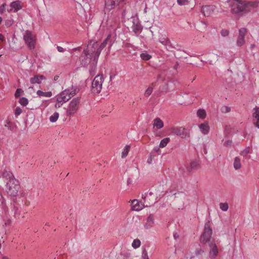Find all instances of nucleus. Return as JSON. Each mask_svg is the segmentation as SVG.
<instances>
[{
	"mask_svg": "<svg viewBox=\"0 0 259 259\" xmlns=\"http://www.w3.org/2000/svg\"><path fill=\"white\" fill-rule=\"evenodd\" d=\"M258 3L244 0H231L230 3L231 12L239 17H243L249 13L252 9L256 8Z\"/></svg>",
	"mask_w": 259,
	"mask_h": 259,
	"instance_id": "nucleus-1",
	"label": "nucleus"
},
{
	"mask_svg": "<svg viewBox=\"0 0 259 259\" xmlns=\"http://www.w3.org/2000/svg\"><path fill=\"white\" fill-rule=\"evenodd\" d=\"M3 178L7 181L6 188L8 193L12 196H16L20 189L19 181L15 179L12 172L5 170Z\"/></svg>",
	"mask_w": 259,
	"mask_h": 259,
	"instance_id": "nucleus-2",
	"label": "nucleus"
},
{
	"mask_svg": "<svg viewBox=\"0 0 259 259\" xmlns=\"http://www.w3.org/2000/svg\"><path fill=\"white\" fill-rule=\"evenodd\" d=\"M76 87H72L71 88L66 89L56 96V101L58 102H62V103L64 104L67 102L72 97L74 96L76 94Z\"/></svg>",
	"mask_w": 259,
	"mask_h": 259,
	"instance_id": "nucleus-3",
	"label": "nucleus"
},
{
	"mask_svg": "<svg viewBox=\"0 0 259 259\" xmlns=\"http://www.w3.org/2000/svg\"><path fill=\"white\" fill-rule=\"evenodd\" d=\"M111 36V34H109L108 35L106 38L103 41V42L100 45V46H98V45L97 44V41H91L90 44H91L92 42V48L94 49H97V50L93 51L92 50L93 53L94 54V61L97 63L98 59L99 58V57L101 54V52L103 50V49L107 46L108 44V42L109 41V38H110Z\"/></svg>",
	"mask_w": 259,
	"mask_h": 259,
	"instance_id": "nucleus-4",
	"label": "nucleus"
},
{
	"mask_svg": "<svg viewBox=\"0 0 259 259\" xmlns=\"http://www.w3.org/2000/svg\"><path fill=\"white\" fill-rule=\"evenodd\" d=\"M106 24L107 29H108L111 33L113 32L115 34V31L118 28V18L116 17L112 13L108 16V18L106 20L104 19L102 22V25Z\"/></svg>",
	"mask_w": 259,
	"mask_h": 259,
	"instance_id": "nucleus-5",
	"label": "nucleus"
},
{
	"mask_svg": "<svg viewBox=\"0 0 259 259\" xmlns=\"http://www.w3.org/2000/svg\"><path fill=\"white\" fill-rule=\"evenodd\" d=\"M23 37L27 47L31 50H34L36 45V37L32 32L26 30L23 34Z\"/></svg>",
	"mask_w": 259,
	"mask_h": 259,
	"instance_id": "nucleus-6",
	"label": "nucleus"
},
{
	"mask_svg": "<svg viewBox=\"0 0 259 259\" xmlns=\"http://www.w3.org/2000/svg\"><path fill=\"white\" fill-rule=\"evenodd\" d=\"M212 233V231L210 228V223L207 222L205 224L204 232L200 237L201 242L203 244L207 243L209 244L212 241H214L213 239H211Z\"/></svg>",
	"mask_w": 259,
	"mask_h": 259,
	"instance_id": "nucleus-7",
	"label": "nucleus"
},
{
	"mask_svg": "<svg viewBox=\"0 0 259 259\" xmlns=\"http://www.w3.org/2000/svg\"><path fill=\"white\" fill-rule=\"evenodd\" d=\"M104 78L103 74L97 75L92 81L91 91L94 94H99L102 89Z\"/></svg>",
	"mask_w": 259,
	"mask_h": 259,
	"instance_id": "nucleus-8",
	"label": "nucleus"
},
{
	"mask_svg": "<svg viewBox=\"0 0 259 259\" xmlns=\"http://www.w3.org/2000/svg\"><path fill=\"white\" fill-rule=\"evenodd\" d=\"M80 104V98H75L73 99L69 103L66 109V116H71L77 112L79 109Z\"/></svg>",
	"mask_w": 259,
	"mask_h": 259,
	"instance_id": "nucleus-9",
	"label": "nucleus"
},
{
	"mask_svg": "<svg viewBox=\"0 0 259 259\" xmlns=\"http://www.w3.org/2000/svg\"><path fill=\"white\" fill-rule=\"evenodd\" d=\"M94 54L92 50H88V49H84L82 52V55L80 56L81 64L82 66H85L88 65L92 60L93 61V63L96 64L94 61Z\"/></svg>",
	"mask_w": 259,
	"mask_h": 259,
	"instance_id": "nucleus-10",
	"label": "nucleus"
},
{
	"mask_svg": "<svg viewBox=\"0 0 259 259\" xmlns=\"http://www.w3.org/2000/svg\"><path fill=\"white\" fill-rule=\"evenodd\" d=\"M170 134L181 137L182 138H187L189 137V131L182 127H177L171 129Z\"/></svg>",
	"mask_w": 259,
	"mask_h": 259,
	"instance_id": "nucleus-11",
	"label": "nucleus"
},
{
	"mask_svg": "<svg viewBox=\"0 0 259 259\" xmlns=\"http://www.w3.org/2000/svg\"><path fill=\"white\" fill-rule=\"evenodd\" d=\"M124 0H105V11H110L113 10L119 4Z\"/></svg>",
	"mask_w": 259,
	"mask_h": 259,
	"instance_id": "nucleus-12",
	"label": "nucleus"
},
{
	"mask_svg": "<svg viewBox=\"0 0 259 259\" xmlns=\"http://www.w3.org/2000/svg\"><path fill=\"white\" fill-rule=\"evenodd\" d=\"M247 29L245 28H241L239 30V34L236 41L237 46L241 47L245 44V37Z\"/></svg>",
	"mask_w": 259,
	"mask_h": 259,
	"instance_id": "nucleus-13",
	"label": "nucleus"
},
{
	"mask_svg": "<svg viewBox=\"0 0 259 259\" xmlns=\"http://www.w3.org/2000/svg\"><path fill=\"white\" fill-rule=\"evenodd\" d=\"M210 248L209 252V257L210 259H216L217 256L218 255L219 250L214 241H212L208 244Z\"/></svg>",
	"mask_w": 259,
	"mask_h": 259,
	"instance_id": "nucleus-14",
	"label": "nucleus"
},
{
	"mask_svg": "<svg viewBox=\"0 0 259 259\" xmlns=\"http://www.w3.org/2000/svg\"><path fill=\"white\" fill-rule=\"evenodd\" d=\"M215 9V6L213 5H208L203 6L201 8V12L205 16L208 17L213 14Z\"/></svg>",
	"mask_w": 259,
	"mask_h": 259,
	"instance_id": "nucleus-15",
	"label": "nucleus"
},
{
	"mask_svg": "<svg viewBox=\"0 0 259 259\" xmlns=\"http://www.w3.org/2000/svg\"><path fill=\"white\" fill-rule=\"evenodd\" d=\"M132 209L134 211H140L142 210L145 205L137 199H134L131 202Z\"/></svg>",
	"mask_w": 259,
	"mask_h": 259,
	"instance_id": "nucleus-16",
	"label": "nucleus"
},
{
	"mask_svg": "<svg viewBox=\"0 0 259 259\" xmlns=\"http://www.w3.org/2000/svg\"><path fill=\"white\" fill-rule=\"evenodd\" d=\"M159 41L164 46L167 50L175 48V47L172 45L169 39L167 37L162 36L160 37Z\"/></svg>",
	"mask_w": 259,
	"mask_h": 259,
	"instance_id": "nucleus-17",
	"label": "nucleus"
},
{
	"mask_svg": "<svg viewBox=\"0 0 259 259\" xmlns=\"http://www.w3.org/2000/svg\"><path fill=\"white\" fill-rule=\"evenodd\" d=\"M155 223L154 217L153 214H150L146 219V222L144 225L145 229L148 230L152 228Z\"/></svg>",
	"mask_w": 259,
	"mask_h": 259,
	"instance_id": "nucleus-18",
	"label": "nucleus"
},
{
	"mask_svg": "<svg viewBox=\"0 0 259 259\" xmlns=\"http://www.w3.org/2000/svg\"><path fill=\"white\" fill-rule=\"evenodd\" d=\"M253 122L256 127L259 128V107L253 108Z\"/></svg>",
	"mask_w": 259,
	"mask_h": 259,
	"instance_id": "nucleus-19",
	"label": "nucleus"
},
{
	"mask_svg": "<svg viewBox=\"0 0 259 259\" xmlns=\"http://www.w3.org/2000/svg\"><path fill=\"white\" fill-rule=\"evenodd\" d=\"M199 128L203 135H207L209 132L210 127L207 121H205L204 122L199 124Z\"/></svg>",
	"mask_w": 259,
	"mask_h": 259,
	"instance_id": "nucleus-20",
	"label": "nucleus"
},
{
	"mask_svg": "<svg viewBox=\"0 0 259 259\" xmlns=\"http://www.w3.org/2000/svg\"><path fill=\"white\" fill-rule=\"evenodd\" d=\"M11 9L8 10L9 12H17L18 11L22 9V6L21 5V2L17 1L13 2L10 4Z\"/></svg>",
	"mask_w": 259,
	"mask_h": 259,
	"instance_id": "nucleus-21",
	"label": "nucleus"
},
{
	"mask_svg": "<svg viewBox=\"0 0 259 259\" xmlns=\"http://www.w3.org/2000/svg\"><path fill=\"white\" fill-rule=\"evenodd\" d=\"M45 77L43 75H36L33 77H32L30 79V81L31 84L38 83L40 84L41 83V79H44Z\"/></svg>",
	"mask_w": 259,
	"mask_h": 259,
	"instance_id": "nucleus-22",
	"label": "nucleus"
},
{
	"mask_svg": "<svg viewBox=\"0 0 259 259\" xmlns=\"http://www.w3.org/2000/svg\"><path fill=\"white\" fill-rule=\"evenodd\" d=\"M233 167L236 170L239 169L241 167V160L239 157H236L233 162Z\"/></svg>",
	"mask_w": 259,
	"mask_h": 259,
	"instance_id": "nucleus-23",
	"label": "nucleus"
},
{
	"mask_svg": "<svg viewBox=\"0 0 259 259\" xmlns=\"http://www.w3.org/2000/svg\"><path fill=\"white\" fill-rule=\"evenodd\" d=\"M153 125L154 126H156L157 128L160 129L163 127V123L159 118H156L154 120Z\"/></svg>",
	"mask_w": 259,
	"mask_h": 259,
	"instance_id": "nucleus-24",
	"label": "nucleus"
},
{
	"mask_svg": "<svg viewBox=\"0 0 259 259\" xmlns=\"http://www.w3.org/2000/svg\"><path fill=\"white\" fill-rule=\"evenodd\" d=\"M130 149H131V147L130 145H126L124 148L122 149V152H121V158H125L130 150Z\"/></svg>",
	"mask_w": 259,
	"mask_h": 259,
	"instance_id": "nucleus-25",
	"label": "nucleus"
},
{
	"mask_svg": "<svg viewBox=\"0 0 259 259\" xmlns=\"http://www.w3.org/2000/svg\"><path fill=\"white\" fill-rule=\"evenodd\" d=\"M154 85H155V83L153 82L150 84V87H149L147 88V89L146 90L145 94H144V95L146 97H148L150 95H151V94H152V93L153 92V88H154Z\"/></svg>",
	"mask_w": 259,
	"mask_h": 259,
	"instance_id": "nucleus-26",
	"label": "nucleus"
},
{
	"mask_svg": "<svg viewBox=\"0 0 259 259\" xmlns=\"http://www.w3.org/2000/svg\"><path fill=\"white\" fill-rule=\"evenodd\" d=\"M37 95L38 96H43V97H51L52 96V92H44L42 91L38 90L36 92Z\"/></svg>",
	"mask_w": 259,
	"mask_h": 259,
	"instance_id": "nucleus-27",
	"label": "nucleus"
},
{
	"mask_svg": "<svg viewBox=\"0 0 259 259\" xmlns=\"http://www.w3.org/2000/svg\"><path fill=\"white\" fill-rule=\"evenodd\" d=\"M170 142V139L169 138H165L161 140L159 144V148H164L166 146L167 144Z\"/></svg>",
	"mask_w": 259,
	"mask_h": 259,
	"instance_id": "nucleus-28",
	"label": "nucleus"
},
{
	"mask_svg": "<svg viewBox=\"0 0 259 259\" xmlns=\"http://www.w3.org/2000/svg\"><path fill=\"white\" fill-rule=\"evenodd\" d=\"M197 115L200 118L204 119L206 117V111L204 109H199L197 112Z\"/></svg>",
	"mask_w": 259,
	"mask_h": 259,
	"instance_id": "nucleus-29",
	"label": "nucleus"
},
{
	"mask_svg": "<svg viewBox=\"0 0 259 259\" xmlns=\"http://www.w3.org/2000/svg\"><path fill=\"white\" fill-rule=\"evenodd\" d=\"M200 167V162L198 160H193L190 163L191 169H196Z\"/></svg>",
	"mask_w": 259,
	"mask_h": 259,
	"instance_id": "nucleus-30",
	"label": "nucleus"
},
{
	"mask_svg": "<svg viewBox=\"0 0 259 259\" xmlns=\"http://www.w3.org/2000/svg\"><path fill=\"white\" fill-rule=\"evenodd\" d=\"M59 116V113L57 112H55L54 113L53 115H52L50 118L49 120L51 122L54 123L58 119Z\"/></svg>",
	"mask_w": 259,
	"mask_h": 259,
	"instance_id": "nucleus-31",
	"label": "nucleus"
},
{
	"mask_svg": "<svg viewBox=\"0 0 259 259\" xmlns=\"http://www.w3.org/2000/svg\"><path fill=\"white\" fill-rule=\"evenodd\" d=\"M141 241L138 239H134L132 242V246L134 248H137L141 246Z\"/></svg>",
	"mask_w": 259,
	"mask_h": 259,
	"instance_id": "nucleus-32",
	"label": "nucleus"
},
{
	"mask_svg": "<svg viewBox=\"0 0 259 259\" xmlns=\"http://www.w3.org/2000/svg\"><path fill=\"white\" fill-rule=\"evenodd\" d=\"M142 59L145 61L149 60L151 59V56L147 53H143L140 55Z\"/></svg>",
	"mask_w": 259,
	"mask_h": 259,
	"instance_id": "nucleus-33",
	"label": "nucleus"
},
{
	"mask_svg": "<svg viewBox=\"0 0 259 259\" xmlns=\"http://www.w3.org/2000/svg\"><path fill=\"white\" fill-rule=\"evenodd\" d=\"M19 103L23 106H26L28 104V100L25 97H22L20 99Z\"/></svg>",
	"mask_w": 259,
	"mask_h": 259,
	"instance_id": "nucleus-34",
	"label": "nucleus"
},
{
	"mask_svg": "<svg viewBox=\"0 0 259 259\" xmlns=\"http://www.w3.org/2000/svg\"><path fill=\"white\" fill-rule=\"evenodd\" d=\"M141 258L142 259H149V256L148 255L147 251L146 250V249L145 247L142 248Z\"/></svg>",
	"mask_w": 259,
	"mask_h": 259,
	"instance_id": "nucleus-35",
	"label": "nucleus"
},
{
	"mask_svg": "<svg viewBox=\"0 0 259 259\" xmlns=\"http://www.w3.org/2000/svg\"><path fill=\"white\" fill-rule=\"evenodd\" d=\"M153 194V193L152 192H147L142 194V198L144 200V203L146 202L147 198L149 197V196H151Z\"/></svg>",
	"mask_w": 259,
	"mask_h": 259,
	"instance_id": "nucleus-36",
	"label": "nucleus"
},
{
	"mask_svg": "<svg viewBox=\"0 0 259 259\" xmlns=\"http://www.w3.org/2000/svg\"><path fill=\"white\" fill-rule=\"evenodd\" d=\"M220 207L222 210L226 211L228 209L229 206L227 203H220Z\"/></svg>",
	"mask_w": 259,
	"mask_h": 259,
	"instance_id": "nucleus-37",
	"label": "nucleus"
},
{
	"mask_svg": "<svg viewBox=\"0 0 259 259\" xmlns=\"http://www.w3.org/2000/svg\"><path fill=\"white\" fill-rule=\"evenodd\" d=\"M250 149L249 148H246L244 150H243L242 151H241L240 154L242 155L244 157L246 156L249 153Z\"/></svg>",
	"mask_w": 259,
	"mask_h": 259,
	"instance_id": "nucleus-38",
	"label": "nucleus"
},
{
	"mask_svg": "<svg viewBox=\"0 0 259 259\" xmlns=\"http://www.w3.org/2000/svg\"><path fill=\"white\" fill-rule=\"evenodd\" d=\"M23 91L21 89H17L15 93V97L18 98L23 93Z\"/></svg>",
	"mask_w": 259,
	"mask_h": 259,
	"instance_id": "nucleus-39",
	"label": "nucleus"
},
{
	"mask_svg": "<svg viewBox=\"0 0 259 259\" xmlns=\"http://www.w3.org/2000/svg\"><path fill=\"white\" fill-rule=\"evenodd\" d=\"M230 110H231L230 108L229 107H228V106H223L221 108V111L223 113L229 112L230 111Z\"/></svg>",
	"mask_w": 259,
	"mask_h": 259,
	"instance_id": "nucleus-40",
	"label": "nucleus"
},
{
	"mask_svg": "<svg viewBox=\"0 0 259 259\" xmlns=\"http://www.w3.org/2000/svg\"><path fill=\"white\" fill-rule=\"evenodd\" d=\"M221 35L224 36H227L229 35V32L227 29H222L221 31Z\"/></svg>",
	"mask_w": 259,
	"mask_h": 259,
	"instance_id": "nucleus-41",
	"label": "nucleus"
},
{
	"mask_svg": "<svg viewBox=\"0 0 259 259\" xmlns=\"http://www.w3.org/2000/svg\"><path fill=\"white\" fill-rule=\"evenodd\" d=\"M22 113V109L20 107H17L15 111V115L16 116H19Z\"/></svg>",
	"mask_w": 259,
	"mask_h": 259,
	"instance_id": "nucleus-42",
	"label": "nucleus"
},
{
	"mask_svg": "<svg viewBox=\"0 0 259 259\" xmlns=\"http://www.w3.org/2000/svg\"><path fill=\"white\" fill-rule=\"evenodd\" d=\"M189 2V0H177L178 4L180 6L185 5Z\"/></svg>",
	"mask_w": 259,
	"mask_h": 259,
	"instance_id": "nucleus-43",
	"label": "nucleus"
},
{
	"mask_svg": "<svg viewBox=\"0 0 259 259\" xmlns=\"http://www.w3.org/2000/svg\"><path fill=\"white\" fill-rule=\"evenodd\" d=\"M203 252L204 251L202 249L198 248L196 249L195 253L196 255H198L203 253Z\"/></svg>",
	"mask_w": 259,
	"mask_h": 259,
	"instance_id": "nucleus-44",
	"label": "nucleus"
},
{
	"mask_svg": "<svg viewBox=\"0 0 259 259\" xmlns=\"http://www.w3.org/2000/svg\"><path fill=\"white\" fill-rule=\"evenodd\" d=\"M153 158L154 156L152 154H150L147 159V163L149 164H152Z\"/></svg>",
	"mask_w": 259,
	"mask_h": 259,
	"instance_id": "nucleus-45",
	"label": "nucleus"
},
{
	"mask_svg": "<svg viewBox=\"0 0 259 259\" xmlns=\"http://www.w3.org/2000/svg\"><path fill=\"white\" fill-rule=\"evenodd\" d=\"M5 122H6V124H5V126L7 127L9 130L12 131V128L11 126H9V124L10 123V121L9 120H6Z\"/></svg>",
	"mask_w": 259,
	"mask_h": 259,
	"instance_id": "nucleus-46",
	"label": "nucleus"
},
{
	"mask_svg": "<svg viewBox=\"0 0 259 259\" xmlns=\"http://www.w3.org/2000/svg\"><path fill=\"white\" fill-rule=\"evenodd\" d=\"M6 4H4L0 7V14H2L5 11Z\"/></svg>",
	"mask_w": 259,
	"mask_h": 259,
	"instance_id": "nucleus-47",
	"label": "nucleus"
},
{
	"mask_svg": "<svg viewBox=\"0 0 259 259\" xmlns=\"http://www.w3.org/2000/svg\"><path fill=\"white\" fill-rule=\"evenodd\" d=\"M63 104V103H62V102H57V103L55 104V107L56 108H60Z\"/></svg>",
	"mask_w": 259,
	"mask_h": 259,
	"instance_id": "nucleus-48",
	"label": "nucleus"
},
{
	"mask_svg": "<svg viewBox=\"0 0 259 259\" xmlns=\"http://www.w3.org/2000/svg\"><path fill=\"white\" fill-rule=\"evenodd\" d=\"M81 50V47H77V48H73V49H72L71 51H70V53L72 54V52L73 51H80Z\"/></svg>",
	"mask_w": 259,
	"mask_h": 259,
	"instance_id": "nucleus-49",
	"label": "nucleus"
},
{
	"mask_svg": "<svg viewBox=\"0 0 259 259\" xmlns=\"http://www.w3.org/2000/svg\"><path fill=\"white\" fill-rule=\"evenodd\" d=\"M57 51L59 52H63L64 51V49L60 47V46H57Z\"/></svg>",
	"mask_w": 259,
	"mask_h": 259,
	"instance_id": "nucleus-50",
	"label": "nucleus"
},
{
	"mask_svg": "<svg viewBox=\"0 0 259 259\" xmlns=\"http://www.w3.org/2000/svg\"><path fill=\"white\" fill-rule=\"evenodd\" d=\"M231 144H232V141L228 140L225 142L224 145L226 146H228L231 145Z\"/></svg>",
	"mask_w": 259,
	"mask_h": 259,
	"instance_id": "nucleus-51",
	"label": "nucleus"
},
{
	"mask_svg": "<svg viewBox=\"0 0 259 259\" xmlns=\"http://www.w3.org/2000/svg\"><path fill=\"white\" fill-rule=\"evenodd\" d=\"M179 234L177 233H174V237L175 239V240H177L179 238Z\"/></svg>",
	"mask_w": 259,
	"mask_h": 259,
	"instance_id": "nucleus-52",
	"label": "nucleus"
},
{
	"mask_svg": "<svg viewBox=\"0 0 259 259\" xmlns=\"http://www.w3.org/2000/svg\"><path fill=\"white\" fill-rule=\"evenodd\" d=\"M153 150L155 152H158L159 151V147H154V148L153 149Z\"/></svg>",
	"mask_w": 259,
	"mask_h": 259,
	"instance_id": "nucleus-53",
	"label": "nucleus"
},
{
	"mask_svg": "<svg viewBox=\"0 0 259 259\" xmlns=\"http://www.w3.org/2000/svg\"><path fill=\"white\" fill-rule=\"evenodd\" d=\"M0 40H1L2 41H4L5 40L4 36L2 34H0Z\"/></svg>",
	"mask_w": 259,
	"mask_h": 259,
	"instance_id": "nucleus-54",
	"label": "nucleus"
},
{
	"mask_svg": "<svg viewBox=\"0 0 259 259\" xmlns=\"http://www.w3.org/2000/svg\"><path fill=\"white\" fill-rule=\"evenodd\" d=\"M2 259H9V258L6 256H3L2 257Z\"/></svg>",
	"mask_w": 259,
	"mask_h": 259,
	"instance_id": "nucleus-55",
	"label": "nucleus"
},
{
	"mask_svg": "<svg viewBox=\"0 0 259 259\" xmlns=\"http://www.w3.org/2000/svg\"><path fill=\"white\" fill-rule=\"evenodd\" d=\"M115 77V75H110V80H112V79L113 78V77Z\"/></svg>",
	"mask_w": 259,
	"mask_h": 259,
	"instance_id": "nucleus-56",
	"label": "nucleus"
},
{
	"mask_svg": "<svg viewBox=\"0 0 259 259\" xmlns=\"http://www.w3.org/2000/svg\"><path fill=\"white\" fill-rule=\"evenodd\" d=\"M12 22H11V21H9V22H7V25L10 24L11 25Z\"/></svg>",
	"mask_w": 259,
	"mask_h": 259,
	"instance_id": "nucleus-57",
	"label": "nucleus"
},
{
	"mask_svg": "<svg viewBox=\"0 0 259 259\" xmlns=\"http://www.w3.org/2000/svg\"><path fill=\"white\" fill-rule=\"evenodd\" d=\"M254 47H255V45L252 44L251 45L250 48L251 49H253L254 48Z\"/></svg>",
	"mask_w": 259,
	"mask_h": 259,
	"instance_id": "nucleus-58",
	"label": "nucleus"
},
{
	"mask_svg": "<svg viewBox=\"0 0 259 259\" xmlns=\"http://www.w3.org/2000/svg\"><path fill=\"white\" fill-rule=\"evenodd\" d=\"M58 76H56L55 77L54 79L56 80H57L58 79Z\"/></svg>",
	"mask_w": 259,
	"mask_h": 259,
	"instance_id": "nucleus-59",
	"label": "nucleus"
},
{
	"mask_svg": "<svg viewBox=\"0 0 259 259\" xmlns=\"http://www.w3.org/2000/svg\"><path fill=\"white\" fill-rule=\"evenodd\" d=\"M112 46V43L111 42H110L109 43V46L110 47H111V46Z\"/></svg>",
	"mask_w": 259,
	"mask_h": 259,
	"instance_id": "nucleus-60",
	"label": "nucleus"
},
{
	"mask_svg": "<svg viewBox=\"0 0 259 259\" xmlns=\"http://www.w3.org/2000/svg\"><path fill=\"white\" fill-rule=\"evenodd\" d=\"M135 171H136L137 172H138V169L136 168V169H135Z\"/></svg>",
	"mask_w": 259,
	"mask_h": 259,
	"instance_id": "nucleus-61",
	"label": "nucleus"
},
{
	"mask_svg": "<svg viewBox=\"0 0 259 259\" xmlns=\"http://www.w3.org/2000/svg\"><path fill=\"white\" fill-rule=\"evenodd\" d=\"M130 180V179H128V181H127L128 183Z\"/></svg>",
	"mask_w": 259,
	"mask_h": 259,
	"instance_id": "nucleus-62",
	"label": "nucleus"
}]
</instances>
